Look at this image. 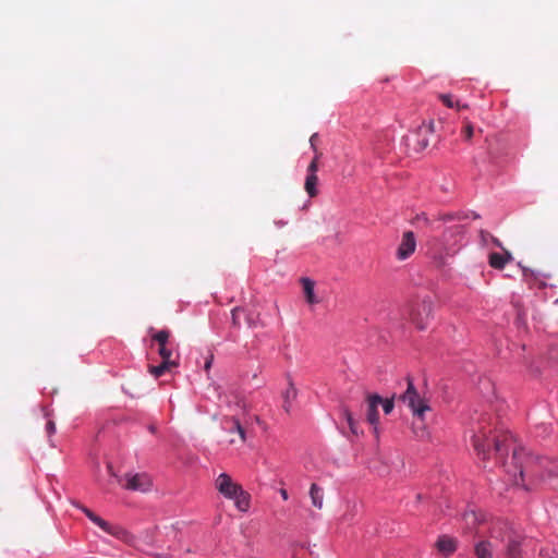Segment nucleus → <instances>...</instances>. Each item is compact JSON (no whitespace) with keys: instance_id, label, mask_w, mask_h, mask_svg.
I'll return each mask as SVG.
<instances>
[{"instance_id":"1","label":"nucleus","mask_w":558,"mask_h":558,"mask_svg":"<svg viewBox=\"0 0 558 558\" xmlns=\"http://www.w3.org/2000/svg\"><path fill=\"white\" fill-rule=\"evenodd\" d=\"M488 417L483 416L473 427L472 441L475 451L482 457L483 461H486L493 448L496 459L502 463L507 473L513 476V483L519 485V480L523 481L525 470L523 464V458H525L524 449L513 448L511 462H504V458L514 440L510 433H502L490 439L492 429L488 428Z\"/></svg>"},{"instance_id":"2","label":"nucleus","mask_w":558,"mask_h":558,"mask_svg":"<svg viewBox=\"0 0 558 558\" xmlns=\"http://www.w3.org/2000/svg\"><path fill=\"white\" fill-rule=\"evenodd\" d=\"M490 538L502 543L506 558H525L532 543L519 529L506 520H496L490 523Z\"/></svg>"},{"instance_id":"3","label":"nucleus","mask_w":558,"mask_h":558,"mask_svg":"<svg viewBox=\"0 0 558 558\" xmlns=\"http://www.w3.org/2000/svg\"><path fill=\"white\" fill-rule=\"evenodd\" d=\"M408 381V388L407 391L399 397V400L403 403H405L413 412V414L416 416L418 424L413 423V433L417 438H424L427 433L423 423V415L425 411L429 410L428 405L423 401L410 377L407 378Z\"/></svg>"},{"instance_id":"4","label":"nucleus","mask_w":558,"mask_h":558,"mask_svg":"<svg viewBox=\"0 0 558 558\" xmlns=\"http://www.w3.org/2000/svg\"><path fill=\"white\" fill-rule=\"evenodd\" d=\"M216 489L227 499H232L240 511H247L250 508V495L242 486L233 482L227 473H221L215 481Z\"/></svg>"},{"instance_id":"5","label":"nucleus","mask_w":558,"mask_h":558,"mask_svg":"<svg viewBox=\"0 0 558 558\" xmlns=\"http://www.w3.org/2000/svg\"><path fill=\"white\" fill-rule=\"evenodd\" d=\"M463 232L464 228L461 225L448 226L444 229L440 238H432L428 244L435 255H441L442 252L447 255L453 254L462 239Z\"/></svg>"},{"instance_id":"6","label":"nucleus","mask_w":558,"mask_h":558,"mask_svg":"<svg viewBox=\"0 0 558 558\" xmlns=\"http://www.w3.org/2000/svg\"><path fill=\"white\" fill-rule=\"evenodd\" d=\"M464 218H466V216H462L461 214L448 213L438 215L437 218L432 219L427 217L424 213H422L415 216V218L413 219V223L428 228L432 231H437L441 229L440 222L447 225L451 221L462 220Z\"/></svg>"},{"instance_id":"7","label":"nucleus","mask_w":558,"mask_h":558,"mask_svg":"<svg viewBox=\"0 0 558 558\" xmlns=\"http://www.w3.org/2000/svg\"><path fill=\"white\" fill-rule=\"evenodd\" d=\"M433 313V302L429 299H423L422 301L412 305L410 311L411 322L418 328L424 329L427 326L429 318Z\"/></svg>"},{"instance_id":"8","label":"nucleus","mask_w":558,"mask_h":558,"mask_svg":"<svg viewBox=\"0 0 558 558\" xmlns=\"http://www.w3.org/2000/svg\"><path fill=\"white\" fill-rule=\"evenodd\" d=\"M118 482L128 490L141 493L148 492L153 486V481L147 473L125 474L124 483H122V478H118Z\"/></svg>"},{"instance_id":"9","label":"nucleus","mask_w":558,"mask_h":558,"mask_svg":"<svg viewBox=\"0 0 558 558\" xmlns=\"http://www.w3.org/2000/svg\"><path fill=\"white\" fill-rule=\"evenodd\" d=\"M367 410H366V420L373 426V433L376 437L379 435L378 424H379V414L378 407L380 402H383V398L377 395H367L366 397Z\"/></svg>"},{"instance_id":"10","label":"nucleus","mask_w":558,"mask_h":558,"mask_svg":"<svg viewBox=\"0 0 558 558\" xmlns=\"http://www.w3.org/2000/svg\"><path fill=\"white\" fill-rule=\"evenodd\" d=\"M170 331L162 329L153 335V340L158 343V354L161 360H173V350L169 342ZM177 356L174 360H178Z\"/></svg>"},{"instance_id":"11","label":"nucleus","mask_w":558,"mask_h":558,"mask_svg":"<svg viewBox=\"0 0 558 558\" xmlns=\"http://www.w3.org/2000/svg\"><path fill=\"white\" fill-rule=\"evenodd\" d=\"M416 248L415 235L412 231H405L402 234L400 244L398 245L396 256L399 260L409 258Z\"/></svg>"},{"instance_id":"12","label":"nucleus","mask_w":558,"mask_h":558,"mask_svg":"<svg viewBox=\"0 0 558 558\" xmlns=\"http://www.w3.org/2000/svg\"><path fill=\"white\" fill-rule=\"evenodd\" d=\"M513 259L512 254L504 248V253L493 252L488 255V264L492 268L501 270Z\"/></svg>"},{"instance_id":"13","label":"nucleus","mask_w":558,"mask_h":558,"mask_svg":"<svg viewBox=\"0 0 558 558\" xmlns=\"http://www.w3.org/2000/svg\"><path fill=\"white\" fill-rule=\"evenodd\" d=\"M457 539L449 535H441L436 542L437 550L444 556H450L457 549Z\"/></svg>"},{"instance_id":"14","label":"nucleus","mask_w":558,"mask_h":558,"mask_svg":"<svg viewBox=\"0 0 558 558\" xmlns=\"http://www.w3.org/2000/svg\"><path fill=\"white\" fill-rule=\"evenodd\" d=\"M179 366L178 360H162L159 365H149L148 372L155 377L158 378L162 376L166 372L171 371Z\"/></svg>"},{"instance_id":"15","label":"nucleus","mask_w":558,"mask_h":558,"mask_svg":"<svg viewBox=\"0 0 558 558\" xmlns=\"http://www.w3.org/2000/svg\"><path fill=\"white\" fill-rule=\"evenodd\" d=\"M477 558H494L495 546L490 539H481L474 546Z\"/></svg>"},{"instance_id":"16","label":"nucleus","mask_w":558,"mask_h":558,"mask_svg":"<svg viewBox=\"0 0 558 558\" xmlns=\"http://www.w3.org/2000/svg\"><path fill=\"white\" fill-rule=\"evenodd\" d=\"M434 122H429L428 124H423L417 131V144L421 149L426 148L429 145V135H434Z\"/></svg>"},{"instance_id":"17","label":"nucleus","mask_w":558,"mask_h":558,"mask_svg":"<svg viewBox=\"0 0 558 558\" xmlns=\"http://www.w3.org/2000/svg\"><path fill=\"white\" fill-rule=\"evenodd\" d=\"M225 428L228 429L230 433H236L239 435L240 441L245 442L246 440V432L244 427L241 425L239 418L232 416L229 418H226L223 421Z\"/></svg>"},{"instance_id":"18","label":"nucleus","mask_w":558,"mask_h":558,"mask_svg":"<svg viewBox=\"0 0 558 558\" xmlns=\"http://www.w3.org/2000/svg\"><path fill=\"white\" fill-rule=\"evenodd\" d=\"M90 521L93 523H95L96 525H98L102 531H105L106 533H108L110 535H114V536L120 537L124 533L121 527L110 524L109 522H107L106 520H104L102 518L97 515L96 513L90 519Z\"/></svg>"},{"instance_id":"19","label":"nucleus","mask_w":558,"mask_h":558,"mask_svg":"<svg viewBox=\"0 0 558 558\" xmlns=\"http://www.w3.org/2000/svg\"><path fill=\"white\" fill-rule=\"evenodd\" d=\"M90 521L93 523H95L96 525H98L102 531H105L106 533H108L110 535H114V536L120 537L124 533L121 527L110 524L109 522H107L106 520H104L102 518L97 515L96 513L90 519Z\"/></svg>"},{"instance_id":"20","label":"nucleus","mask_w":558,"mask_h":558,"mask_svg":"<svg viewBox=\"0 0 558 558\" xmlns=\"http://www.w3.org/2000/svg\"><path fill=\"white\" fill-rule=\"evenodd\" d=\"M90 521L93 523H95L96 525H98L102 531H105L106 533H108L110 535H114V536L120 537L124 533L121 527L110 524L109 522H107L106 520H104L102 518L97 515L96 513L90 519Z\"/></svg>"},{"instance_id":"21","label":"nucleus","mask_w":558,"mask_h":558,"mask_svg":"<svg viewBox=\"0 0 558 558\" xmlns=\"http://www.w3.org/2000/svg\"><path fill=\"white\" fill-rule=\"evenodd\" d=\"M301 282L303 286L306 302L312 305L319 303V300L316 298L315 292H314V287H315L314 281L311 280L310 278H302Z\"/></svg>"},{"instance_id":"22","label":"nucleus","mask_w":558,"mask_h":558,"mask_svg":"<svg viewBox=\"0 0 558 558\" xmlns=\"http://www.w3.org/2000/svg\"><path fill=\"white\" fill-rule=\"evenodd\" d=\"M310 497L312 505L320 510L324 506V489L317 484L313 483L310 488Z\"/></svg>"},{"instance_id":"23","label":"nucleus","mask_w":558,"mask_h":558,"mask_svg":"<svg viewBox=\"0 0 558 558\" xmlns=\"http://www.w3.org/2000/svg\"><path fill=\"white\" fill-rule=\"evenodd\" d=\"M298 396V390L294 387L293 383L290 380L288 388L284 390L282 397H283V409L287 413L290 412L292 401L295 400Z\"/></svg>"},{"instance_id":"24","label":"nucleus","mask_w":558,"mask_h":558,"mask_svg":"<svg viewBox=\"0 0 558 558\" xmlns=\"http://www.w3.org/2000/svg\"><path fill=\"white\" fill-rule=\"evenodd\" d=\"M318 182L317 174H307L304 183V189L310 197H315L318 193L316 185Z\"/></svg>"},{"instance_id":"25","label":"nucleus","mask_w":558,"mask_h":558,"mask_svg":"<svg viewBox=\"0 0 558 558\" xmlns=\"http://www.w3.org/2000/svg\"><path fill=\"white\" fill-rule=\"evenodd\" d=\"M343 416L349 425L350 432L354 436H359L362 434V430L359 429V423L353 418L352 413L348 410H343Z\"/></svg>"},{"instance_id":"26","label":"nucleus","mask_w":558,"mask_h":558,"mask_svg":"<svg viewBox=\"0 0 558 558\" xmlns=\"http://www.w3.org/2000/svg\"><path fill=\"white\" fill-rule=\"evenodd\" d=\"M438 98L448 108H457L458 110L468 108V105H460L459 101H453V97L450 94H440Z\"/></svg>"},{"instance_id":"27","label":"nucleus","mask_w":558,"mask_h":558,"mask_svg":"<svg viewBox=\"0 0 558 558\" xmlns=\"http://www.w3.org/2000/svg\"><path fill=\"white\" fill-rule=\"evenodd\" d=\"M476 534L482 537V539H490L492 541V544H494L495 546V551L498 549V547L501 545L502 546V543L501 542H496L495 539H492L490 538V526L488 527V532L487 534L483 531V530H478L476 532Z\"/></svg>"},{"instance_id":"28","label":"nucleus","mask_w":558,"mask_h":558,"mask_svg":"<svg viewBox=\"0 0 558 558\" xmlns=\"http://www.w3.org/2000/svg\"><path fill=\"white\" fill-rule=\"evenodd\" d=\"M379 405L383 407V410L386 414H390L395 407L393 398L383 399V402H380Z\"/></svg>"},{"instance_id":"29","label":"nucleus","mask_w":558,"mask_h":558,"mask_svg":"<svg viewBox=\"0 0 558 558\" xmlns=\"http://www.w3.org/2000/svg\"><path fill=\"white\" fill-rule=\"evenodd\" d=\"M464 520L468 524H475L477 522V514L474 511L466 512Z\"/></svg>"},{"instance_id":"30","label":"nucleus","mask_w":558,"mask_h":558,"mask_svg":"<svg viewBox=\"0 0 558 558\" xmlns=\"http://www.w3.org/2000/svg\"><path fill=\"white\" fill-rule=\"evenodd\" d=\"M473 125L471 123H466V125L463 129V135L466 140H470L473 136Z\"/></svg>"},{"instance_id":"31","label":"nucleus","mask_w":558,"mask_h":558,"mask_svg":"<svg viewBox=\"0 0 558 558\" xmlns=\"http://www.w3.org/2000/svg\"><path fill=\"white\" fill-rule=\"evenodd\" d=\"M318 170V162L316 160H312L307 167V174H316Z\"/></svg>"},{"instance_id":"32","label":"nucleus","mask_w":558,"mask_h":558,"mask_svg":"<svg viewBox=\"0 0 558 558\" xmlns=\"http://www.w3.org/2000/svg\"><path fill=\"white\" fill-rule=\"evenodd\" d=\"M46 432H47L48 436H51L56 433V424L53 421L50 420L47 422Z\"/></svg>"},{"instance_id":"33","label":"nucleus","mask_w":558,"mask_h":558,"mask_svg":"<svg viewBox=\"0 0 558 558\" xmlns=\"http://www.w3.org/2000/svg\"><path fill=\"white\" fill-rule=\"evenodd\" d=\"M480 235H481L482 242L487 243V241L489 240V235H492V234L487 231L481 230Z\"/></svg>"},{"instance_id":"34","label":"nucleus","mask_w":558,"mask_h":558,"mask_svg":"<svg viewBox=\"0 0 558 558\" xmlns=\"http://www.w3.org/2000/svg\"><path fill=\"white\" fill-rule=\"evenodd\" d=\"M238 313H239L238 308L232 310V323H233L234 326H239L240 325L239 318H238Z\"/></svg>"},{"instance_id":"35","label":"nucleus","mask_w":558,"mask_h":558,"mask_svg":"<svg viewBox=\"0 0 558 558\" xmlns=\"http://www.w3.org/2000/svg\"><path fill=\"white\" fill-rule=\"evenodd\" d=\"M317 140H318V134H317V133H314V134L310 137V144H311V147H312L313 149H315V148H316Z\"/></svg>"},{"instance_id":"36","label":"nucleus","mask_w":558,"mask_h":558,"mask_svg":"<svg viewBox=\"0 0 558 558\" xmlns=\"http://www.w3.org/2000/svg\"><path fill=\"white\" fill-rule=\"evenodd\" d=\"M81 509L89 520L95 515V513L86 507H81Z\"/></svg>"},{"instance_id":"37","label":"nucleus","mask_w":558,"mask_h":558,"mask_svg":"<svg viewBox=\"0 0 558 558\" xmlns=\"http://www.w3.org/2000/svg\"><path fill=\"white\" fill-rule=\"evenodd\" d=\"M81 509L89 520L95 515V513L86 507H81Z\"/></svg>"},{"instance_id":"38","label":"nucleus","mask_w":558,"mask_h":558,"mask_svg":"<svg viewBox=\"0 0 558 558\" xmlns=\"http://www.w3.org/2000/svg\"><path fill=\"white\" fill-rule=\"evenodd\" d=\"M489 240L498 247H502L500 241L494 235H489Z\"/></svg>"},{"instance_id":"39","label":"nucleus","mask_w":558,"mask_h":558,"mask_svg":"<svg viewBox=\"0 0 558 558\" xmlns=\"http://www.w3.org/2000/svg\"><path fill=\"white\" fill-rule=\"evenodd\" d=\"M315 153V156L312 160H316L318 162L319 158L322 157V153L317 150V148L313 149Z\"/></svg>"},{"instance_id":"40","label":"nucleus","mask_w":558,"mask_h":558,"mask_svg":"<svg viewBox=\"0 0 558 558\" xmlns=\"http://www.w3.org/2000/svg\"><path fill=\"white\" fill-rule=\"evenodd\" d=\"M280 495H281L283 500H288L289 495H288V492L286 489L281 488L280 489Z\"/></svg>"},{"instance_id":"41","label":"nucleus","mask_w":558,"mask_h":558,"mask_svg":"<svg viewBox=\"0 0 558 558\" xmlns=\"http://www.w3.org/2000/svg\"><path fill=\"white\" fill-rule=\"evenodd\" d=\"M211 360H213V357H210L209 360H207V361H206V363H205V369H206V371H208V369L210 368V366H211Z\"/></svg>"},{"instance_id":"42","label":"nucleus","mask_w":558,"mask_h":558,"mask_svg":"<svg viewBox=\"0 0 558 558\" xmlns=\"http://www.w3.org/2000/svg\"><path fill=\"white\" fill-rule=\"evenodd\" d=\"M108 470H109V472H110L112 475H114V474H113V472H112V466H111L110 464L108 465Z\"/></svg>"},{"instance_id":"43","label":"nucleus","mask_w":558,"mask_h":558,"mask_svg":"<svg viewBox=\"0 0 558 558\" xmlns=\"http://www.w3.org/2000/svg\"><path fill=\"white\" fill-rule=\"evenodd\" d=\"M230 442H231V444H234V442H235V439L231 438V439H230Z\"/></svg>"}]
</instances>
